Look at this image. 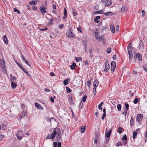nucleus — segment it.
I'll use <instances>...</instances> for the list:
<instances>
[{
  "label": "nucleus",
  "mask_w": 147,
  "mask_h": 147,
  "mask_svg": "<svg viewBox=\"0 0 147 147\" xmlns=\"http://www.w3.org/2000/svg\"><path fill=\"white\" fill-rule=\"evenodd\" d=\"M101 2L105 6H110L112 3L111 0H102Z\"/></svg>",
  "instance_id": "obj_1"
},
{
  "label": "nucleus",
  "mask_w": 147,
  "mask_h": 147,
  "mask_svg": "<svg viewBox=\"0 0 147 147\" xmlns=\"http://www.w3.org/2000/svg\"><path fill=\"white\" fill-rule=\"evenodd\" d=\"M128 52L129 55V61H130L131 59L132 58L133 56L132 54V48L131 46H129L127 47Z\"/></svg>",
  "instance_id": "obj_2"
},
{
  "label": "nucleus",
  "mask_w": 147,
  "mask_h": 147,
  "mask_svg": "<svg viewBox=\"0 0 147 147\" xmlns=\"http://www.w3.org/2000/svg\"><path fill=\"white\" fill-rule=\"evenodd\" d=\"M66 34L67 36L72 38H75L76 36L74 33L72 32L71 29L68 30L66 33Z\"/></svg>",
  "instance_id": "obj_3"
},
{
  "label": "nucleus",
  "mask_w": 147,
  "mask_h": 147,
  "mask_svg": "<svg viewBox=\"0 0 147 147\" xmlns=\"http://www.w3.org/2000/svg\"><path fill=\"white\" fill-rule=\"evenodd\" d=\"M142 118L143 116L142 114H139L137 115L136 118V121L139 124H141V121Z\"/></svg>",
  "instance_id": "obj_4"
},
{
  "label": "nucleus",
  "mask_w": 147,
  "mask_h": 147,
  "mask_svg": "<svg viewBox=\"0 0 147 147\" xmlns=\"http://www.w3.org/2000/svg\"><path fill=\"white\" fill-rule=\"evenodd\" d=\"M98 30L96 29L95 34V37L98 41H100L102 40V38L104 37V36L103 35L101 37H100L98 34Z\"/></svg>",
  "instance_id": "obj_5"
},
{
  "label": "nucleus",
  "mask_w": 147,
  "mask_h": 147,
  "mask_svg": "<svg viewBox=\"0 0 147 147\" xmlns=\"http://www.w3.org/2000/svg\"><path fill=\"white\" fill-rule=\"evenodd\" d=\"M134 57L135 59L138 58L139 61H141L142 60V55L139 53H136L134 55Z\"/></svg>",
  "instance_id": "obj_6"
},
{
  "label": "nucleus",
  "mask_w": 147,
  "mask_h": 147,
  "mask_svg": "<svg viewBox=\"0 0 147 147\" xmlns=\"http://www.w3.org/2000/svg\"><path fill=\"white\" fill-rule=\"evenodd\" d=\"M116 67L115 63L114 61H112L111 64V71H114Z\"/></svg>",
  "instance_id": "obj_7"
},
{
  "label": "nucleus",
  "mask_w": 147,
  "mask_h": 147,
  "mask_svg": "<svg viewBox=\"0 0 147 147\" xmlns=\"http://www.w3.org/2000/svg\"><path fill=\"white\" fill-rule=\"evenodd\" d=\"M26 112V111L24 110L20 114V115L19 117V120H20L21 118L25 116Z\"/></svg>",
  "instance_id": "obj_8"
},
{
  "label": "nucleus",
  "mask_w": 147,
  "mask_h": 147,
  "mask_svg": "<svg viewBox=\"0 0 147 147\" xmlns=\"http://www.w3.org/2000/svg\"><path fill=\"white\" fill-rule=\"evenodd\" d=\"M144 49V43L142 40H140V43L139 46V50H141Z\"/></svg>",
  "instance_id": "obj_9"
},
{
  "label": "nucleus",
  "mask_w": 147,
  "mask_h": 147,
  "mask_svg": "<svg viewBox=\"0 0 147 147\" xmlns=\"http://www.w3.org/2000/svg\"><path fill=\"white\" fill-rule=\"evenodd\" d=\"M105 68L104 69V71H107L110 68V66L109 65L108 61H107L105 65Z\"/></svg>",
  "instance_id": "obj_10"
},
{
  "label": "nucleus",
  "mask_w": 147,
  "mask_h": 147,
  "mask_svg": "<svg viewBox=\"0 0 147 147\" xmlns=\"http://www.w3.org/2000/svg\"><path fill=\"white\" fill-rule=\"evenodd\" d=\"M57 129L56 128H55L53 129V132L51 135V139H53L55 137V136L57 135V132L56 131V130Z\"/></svg>",
  "instance_id": "obj_11"
},
{
  "label": "nucleus",
  "mask_w": 147,
  "mask_h": 147,
  "mask_svg": "<svg viewBox=\"0 0 147 147\" xmlns=\"http://www.w3.org/2000/svg\"><path fill=\"white\" fill-rule=\"evenodd\" d=\"M35 107L38 109H41L43 110V107L41 106L38 103H36L35 104Z\"/></svg>",
  "instance_id": "obj_12"
},
{
  "label": "nucleus",
  "mask_w": 147,
  "mask_h": 147,
  "mask_svg": "<svg viewBox=\"0 0 147 147\" xmlns=\"http://www.w3.org/2000/svg\"><path fill=\"white\" fill-rule=\"evenodd\" d=\"M98 85V80H96L95 81H94L93 83V86H94V88H95V89L96 90V88L97 87Z\"/></svg>",
  "instance_id": "obj_13"
},
{
  "label": "nucleus",
  "mask_w": 147,
  "mask_h": 147,
  "mask_svg": "<svg viewBox=\"0 0 147 147\" xmlns=\"http://www.w3.org/2000/svg\"><path fill=\"white\" fill-rule=\"evenodd\" d=\"M56 136L57 141H59L61 138V133L60 132H58Z\"/></svg>",
  "instance_id": "obj_14"
},
{
  "label": "nucleus",
  "mask_w": 147,
  "mask_h": 147,
  "mask_svg": "<svg viewBox=\"0 0 147 147\" xmlns=\"http://www.w3.org/2000/svg\"><path fill=\"white\" fill-rule=\"evenodd\" d=\"M113 14H115L114 13H113L111 12H108L104 13V14L106 16H111Z\"/></svg>",
  "instance_id": "obj_15"
},
{
  "label": "nucleus",
  "mask_w": 147,
  "mask_h": 147,
  "mask_svg": "<svg viewBox=\"0 0 147 147\" xmlns=\"http://www.w3.org/2000/svg\"><path fill=\"white\" fill-rule=\"evenodd\" d=\"M110 29L112 33H114L115 32V29L113 24L111 25L110 26Z\"/></svg>",
  "instance_id": "obj_16"
},
{
  "label": "nucleus",
  "mask_w": 147,
  "mask_h": 147,
  "mask_svg": "<svg viewBox=\"0 0 147 147\" xmlns=\"http://www.w3.org/2000/svg\"><path fill=\"white\" fill-rule=\"evenodd\" d=\"M3 40L5 43V44H7L8 43V41L7 39V38L6 35H5L4 36H3Z\"/></svg>",
  "instance_id": "obj_17"
},
{
  "label": "nucleus",
  "mask_w": 147,
  "mask_h": 147,
  "mask_svg": "<svg viewBox=\"0 0 147 147\" xmlns=\"http://www.w3.org/2000/svg\"><path fill=\"white\" fill-rule=\"evenodd\" d=\"M40 9L41 12L42 14H43L44 13H45L48 12L45 9H43L42 8V6H40Z\"/></svg>",
  "instance_id": "obj_18"
},
{
  "label": "nucleus",
  "mask_w": 147,
  "mask_h": 147,
  "mask_svg": "<svg viewBox=\"0 0 147 147\" xmlns=\"http://www.w3.org/2000/svg\"><path fill=\"white\" fill-rule=\"evenodd\" d=\"M112 130L111 129H110V130L109 131L108 133L107 134H106L105 135V136L107 138H109L110 136V134L112 132Z\"/></svg>",
  "instance_id": "obj_19"
},
{
  "label": "nucleus",
  "mask_w": 147,
  "mask_h": 147,
  "mask_svg": "<svg viewBox=\"0 0 147 147\" xmlns=\"http://www.w3.org/2000/svg\"><path fill=\"white\" fill-rule=\"evenodd\" d=\"M17 86V84L15 82H12L11 83V86L12 88H16Z\"/></svg>",
  "instance_id": "obj_20"
},
{
  "label": "nucleus",
  "mask_w": 147,
  "mask_h": 147,
  "mask_svg": "<svg viewBox=\"0 0 147 147\" xmlns=\"http://www.w3.org/2000/svg\"><path fill=\"white\" fill-rule=\"evenodd\" d=\"M93 50L94 49L92 47H91L89 50L90 55L91 57L93 56V54L92 53L93 52Z\"/></svg>",
  "instance_id": "obj_21"
},
{
  "label": "nucleus",
  "mask_w": 147,
  "mask_h": 147,
  "mask_svg": "<svg viewBox=\"0 0 147 147\" xmlns=\"http://www.w3.org/2000/svg\"><path fill=\"white\" fill-rule=\"evenodd\" d=\"M67 10L65 8H64V16L63 17V18L64 19H65L66 18L67 16Z\"/></svg>",
  "instance_id": "obj_22"
},
{
  "label": "nucleus",
  "mask_w": 147,
  "mask_h": 147,
  "mask_svg": "<svg viewBox=\"0 0 147 147\" xmlns=\"http://www.w3.org/2000/svg\"><path fill=\"white\" fill-rule=\"evenodd\" d=\"M85 129L86 126H84V127H82L80 129V131L82 133H83L85 131Z\"/></svg>",
  "instance_id": "obj_23"
},
{
  "label": "nucleus",
  "mask_w": 147,
  "mask_h": 147,
  "mask_svg": "<svg viewBox=\"0 0 147 147\" xmlns=\"http://www.w3.org/2000/svg\"><path fill=\"white\" fill-rule=\"evenodd\" d=\"M127 8L125 7V6H123L121 9V12H124L125 11H127Z\"/></svg>",
  "instance_id": "obj_24"
},
{
  "label": "nucleus",
  "mask_w": 147,
  "mask_h": 147,
  "mask_svg": "<svg viewBox=\"0 0 147 147\" xmlns=\"http://www.w3.org/2000/svg\"><path fill=\"white\" fill-rule=\"evenodd\" d=\"M69 78H67L63 82V84L64 85H66L68 84V82L69 80Z\"/></svg>",
  "instance_id": "obj_25"
},
{
  "label": "nucleus",
  "mask_w": 147,
  "mask_h": 147,
  "mask_svg": "<svg viewBox=\"0 0 147 147\" xmlns=\"http://www.w3.org/2000/svg\"><path fill=\"white\" fill-rule=\"evenodd\" d=\"M137 132L135 131L134 130L133 134V139L134 140L136 138L137 136Z\"/></svg>",
  "instance_id": "obj_26"
},
{
  "label": "nucleus",
  "mask_w": 147,
  "mask_h": 147,
  "mask_svg": "<svg viewBox=\"0 0 147 147\" xmlns=\"http://www.w3.org/2000/svg\"><path fill=\"white\" fill-rule=\"evenodd\" d=\"M76 65L75 63H73L72 65H70V68L72 69H74L75 68Z\"/></svg>",
  "instance_id": "obj_27"
},
{
  "label": "nucleus",
  "mask_w": 147,
  "mask_h": 147,
  "mask_svg": "<svg viewBox=\"0 0 147 147\" xmlns=\"http://www.w3.org/2000/svg\"><path fill=\"white\" fill-rule=\"evenodd\" d=\"M117 107L118 110L119 111H120L121 109V105L120 104H118L117 105Z\"/></svg>",
  "instance_id": "obj_28"
},
{
  "label": "nucleus",
  "mask_w": 147,
  "mask_h": 147,
  "mask_svg": "<svg viewBox=\"0 0 147 147\" xmlns=\"http://www.w3.org/2000/svg\"><path fill=\"white\" fill-rule=\"evenodd\" d=\"M75 59L77 62L81 61L82 60V59L81 57L78 58L77 57H76L75 58Z\"/></svg>",
  "instance_id": "obj_29"
},
{
  "label": "nucleus",
  "mask_w": 147,
  "mask_h": 147,
  "mask_svg": "<svg viewBox=\"0 0 147 147\" xmlns=\"http://www.w3.org/2000/svg\"><path fill=\"white\" fill-rule=\"evenodd\" d=\"M125 107L126 108V110L128 111L129 109V105L126 102H125Z\"/></svg>",
  "instance_id": "obj_30"
},
{
  "label": "nucleus",
  "mask_w": 147,
  "mask_h": 147,
  "mask_svg": "<svg viewBox=\"0 0 147 147\" xmlns=\"http://www.w3.org/2000/svg\"><path fill=\"white\" fill-rule=\"evenodd\" d=\"M138 99L139 100L138 101H139L140 100L139 98H135V99H134V103L135 104H137L138 102Z\"/></svg>",
  "instance_id": "obj_31"
},
{
  "label": "nucleus",
  "mask_w": 147,
  "mask_h": 147,
  "mask_svg": "<svg viewBox=\"0 0 147 147\" xmlns=\"http://www.w3.org/2000/svg\"><path fill=\"white\" fill-rule=\"evenodd\" d=\"M103 102H102L100 103L98 105V107L99 109L101 110H102V107H101V106H102L103 105Z\"/></svg>",
  "instance_id": "obj_32"
},
{
  "label": "nucleus",
  "mask_w": 147,
  "mask_h": 147,
  "mask_svg": "<svg viewBox=\"0 0 147 147\" xmlns=\"http://www.w3.org/2000/svg\"><path fill=\"white\" fill-rule=\"evenodd\" d=\"M134 123V121L132 117H131L130 121V124L131 125H133Z\"/></svg>",
  "instance_id": "obj_33"
},
{
  "label": "nucleus",
  "mask_w": 147,
  "mask_h": 147,
  "mask_svg": "<svg viewBox=\"0 0 147 147\" xmlns=\"http://www.w3.org/2000/svg\"><path fill=\"white\" fill-rule=\"evenodd\" d=\"M19 66L20 67L23 71H25L26 69H25L23 66L21 64L19 65Z\"/></svg>",
  "instance_id": "obj_34"
},
{
  "label": "nucleus",
  "mask_w": 147,
  "mask_h": 147,
  "mask_svg": "<svg viewBox=\"0 0 147 147\" xmlns=\"http://www.w3.org/2000/svg\"><path fill=\"white\" fill-rule=\"evenodd\" d=\"M16 136L17 137V138L19 140H21L22 139V136H19V134H16Z\"/></svg>",
  "instance_id": "obj_35"
},
{
  "label": "nucleus",
  "mask_w": 147,
  "mask_h": 147,
  "mask_svg": "<svg viewBox=\"0 0 147 147\" xmlns=\"http://www.w3.org/2000/svg\"><path fill=\"white\" fill-rule=\"evenodd\" d=\"M91 84V82L90 80L86 82L87 86L88 87H89Z\"/></svg>",
  "instance_id": "obj_36"
},
{
  "label": "nucleus",
  "mask_w": 147,
  "mask_h": 147,
  "mask_svg": "<svg viewBox=\"0 0 147 147\" xmlns=\"http://www.w3.org/2000/svg\"><path fill=\"white\" fill-rule=\"evenodd\" d=\"M95 14H96V13H99V14H102L103 13V12L102 11V10H100L98 11H96L95 12Z\"/></svg>",
  "instance_id": "obj_37"
},
{
  "label": "nucleus",
  "mask_w": 147,
  "mask_h": 147,
  "mask_svg": "<svg viewBox=\"0 0 147 147\" xmlns=\"http://www.w3.org/2000/svg\"><path fill=\"white\" fill-rule=\"evenodd\" d=\"M66 90L67 93H69L70 92L71 90V89L69 87H67L66 88Z\"/></svg>",
  "instance_id": "obj_38"
},
{
  "label": "nucleus",
  "mask_w": 147,
  "mask_h": 147,
  "mask_svg": "<svg viewBox=\"0 0 147 147\" xmlns=\"http://www.w3.org/2000/svg\"><path fill=\"white\" fill-rule=\"evenodd\" d=\"M86 98H87V96H86V95H85L84 96L83 98H82V101L84 102H85L86 101Z\"/></svg>",
  "instance_id": "obj_39"
},
{
  "label": "nucleus",
  "mask_w": 147,
  "mask_h": 147,
  "mask_svg": "<svg viewBox=\"0 0 147 147\" xmlns=\"http://www.w3.org/2000/svg\"><path fill=\"white\" fill-rule=\"evenodd\" d=\"M77 30L79 32H80L82 33V30L81 27L80 26H79L78 28H77Z\"/></svg>",
  "instance_id": "obj_40"
},
{
  "label": "nucleus",
  "mask_w": 147,
  "mask_h": 147,
  "mask_svg": "<svg viewBox=\"0 0 147 147\" xmlns=\"http://www.w3.org/2000/svg\"><path fill=\"white\" fill-rule=\"evenodd\" d=\"M29 4L30 5H36V2L35 1H33L32 2H29Z\"/></svg>",
  "instance_id": "obj_41"
},
{
  "label": "nucleus",
  "mask_w": 147,
  "mask_h": 147,
  "mask_svg": "<svg viewBox=\"0 0 147 147\" xmlns=\"http://www.w3.org/2000/svg\"><path fill=\"white\" fill-rule=\"evenodd\" d=\"M122 139L123 140L126 141L127 140V136L126 135H125L122 138Z\"/></svg>",
  "instance_id": "obj_42"
},
{
  "label": "nucleus",
  "mask_w": 147,
  "mask_h": 147,
  "mask_svg": "<svg viewBox=\"0 0 147 147\" xmlns=\"http://www.w3.org/2000/svg\"><path fill=\"white\" fill-rule=\"evenodd\" d=\"M51 134H49L47 135V137H46V139H51Z\"/></svg>",
  "instance_id": "obj_43"
},
{
  "label": "nucleus",
  "mask_w": 147,
  "mask_h": 147,
  "mask_svg": "<svg viewBox=\"0 0 147 147\" xmlns=\"http://www.w3.org/2000/svg\"><path fill=\"white\" fill-rule=\"evenodd\" d=\"M121 129L122 127H119L118 128V132L120 134H121L122 132Z\"/></svg>",
  "instance_id": "obj_44"
},
{
  "label": "nucleus",
  "mask_w": 147,
  "mask_h": 147,
  "mask_svg": "<svg viewBox=\"0 0 147 147\" xmlns=\"http://www.w3.org/2000/svg\"><path fill=\"white\" fill-rule=\"evenodd\" d=\"M6 126L5 125V124L3 125L2 128L3 130H5L6 129Z\"/></svg>",
  "instance_id": "obj_45"
},
{
  "label": "nucleus",
  "mask_w": 147,
  "mask_h": 147,
  "mask_svg": "<svg viewBox=\"0 0 147 147\" xmlns=\"http://www.w3.org/2000/svg\"><path fill=\"white\" fill-rule=\"evenodd\" d=\"M14 11L15 12H17L18 14H19L20 13V11L17 9H14Z\"/></svg>",
  "instance_id": "obj_46"
},
{
  "label": "nucleus",
  "mask_w": 147,
  "mask_h": 147,
  "mask_svg": "<svg viewBox=\"0 0 147 147\" xmlns=\"http://www.w3.org/2000/svg\"><path fill=\"white\" fill-rule=\"evenodd\" d=\"M127 111L126 110H125L122 113V114L123 115H125V116H126L127 113Z\"/></svg>",
  "instance_id": "obj_47"
},
{
  "label": "nucleus",
  "mask_w": 147,
  "mask_h": 147,
  "mask_svg": "<svg viewBox=\"0 0 147 147\" xmlns=\"http://www.w3.org/2000/svg\"><path fill=\"white\" fill-rule=\"evenodd\" d=\"M109 138H107L105 140V142L107 144L108 143H109Z\"/></svg>",
  "instance_id": "obj_48"
},
{
  "label": "nucleus",
  "mask_w": 147,
  "mask_h": 147,
  "mask_svg": "<svg viewBox=\"0 0 147 147\" xmlns=\"http://www.w3.org/2000/svg\"><path fill=\"white\" fill-rule=\"evenodd\" d=\"M73 15L74 16H76L77 15V13L75 11L74 9H73Z\"/></svg>",
  "instance_id": "obj_49"
},
{
  "label": "nucleus",
  "mask_w": 147,
  "mask_h": 147,
  "mask_svg": "<svg viewBox=\"0 0 147 147\" xmlns=\"http://www.w3.org/2000/svg\"><path fill=\"white\" fill-rule=\"evenodd\" d=\"M53 147H57L58 144L56 142H54L53 143Z\"/></svg>",
  "instance_id": "obj_50"
},
{
  "label": "nucleus",
  "mask_w": 147,
  "mask_h": 147,
  "mask_svg": "<svg viewBox=\"0 0 147 147\" xmlns=\"http://www.w3.org/2000/svg\"><path fill=\"white\" fill-rule=\"evenodd\" d=\"M63 26H64V25L63 24H61L59 25V28L60 29H62L63 28Z\"/></svg>",
  "instance_id": "obj_51"
},
{
  "label": "nucleus",
  "mask_w": 147,
  "mask_h": 147,
  "mask_svg": "<svg viewBox=\"0 0 147 147\" xmlns=\"http://www.w3.org/2000/svg\"><path fill=\"white\" fill-rule=\"evenodd\" d=\"M107 52L109 54L111 52V48H108L107 49Z\"/></svg>",
  "instance_id": "obj_52"
},
{
  "label": "nucleus",
  "mask_w": 147,
  "mask_h": 147,
  "mask_svg": "<svg viewBox=\"0 0 147 147\" xmlns=\"http://www.w3.org/2000/svg\"><path fill=\"white\" fill-rule=\"evenodd\" d=\"M21 57L23 61H24L25 62L27 61L26 59L23 56H22Z\"/></svg>",
  "instance_id": "obj_53"
},
{
  "label": "nucleus",
  "mask_w": 147,
  "mask_h": 147,
  "mask_svg": "<svg viewBox=\"0 0 147 147\" xmlns=\"http://www.w3.org/2000/svg\"><path fill=\"white\" fill-rule=\"evenodd\" d=\"M121 145V142H118L116 144V146H120Z\"/></svg>",
  "instance_id": "obj_54"
},
{
  "label": "nucleus",
  "mask_w": 147,
  "mask_h": 147,
  "mask_svg": "<svg viewBox=\"0 0 147 147\" xmlns=\"http://www.w3.org/2000/svg\"><path fill=\"white\" fill-rule=\"evenodd\" d=\"M27 69H26L24 71L28 76L30 75L29 73L27 71Z\"/></svg>",
  "instance_id": "obj_55"
},
{
  "label": "nucleus",
  "mask_w": 147,
  "mask_h": 147,
  "mask_svg": "<svg viewBox=\"0 0 147 147\" xmlns=\"http://www.w3.org/2000/svg\"><path fill=\"white\" fill-rule=\"evenodd\" d=\"M53 21V20L52 18H51L50 20V21L49 22V24H52Z\"/></svg>",
  "instance_id": "obj_56"
},
{
  "label": "nucleus",
  "mask_w": 147,
  "mask_h": 147,
  "mask_svg": "<svg viewBox=\"0 0 147 147\" xmlns=\"http://www.w3.org/2000/svg\"><path fill=\"white\" fill-rule=\"evenodd\" d=\"M4 63H5V61L4 60H0V64H4Z\"/></svg>",
  "instance_id": "obj_57"
},
{
  "label": "nucleus",
  "mask_w": 147,
  "mask_h": 147,
  "mask_svg": "<svg viewBox=\"0 0 147 147\" xmlns=\"http://www.w3.org/2000/svg\"><path fill=\"white\" fill-rule=\"evenodd\" d=\"M143 68L144 69V71L146 72H147V68H146V67L145 66H143Z\"/></svg>",
  "instance_id": "obj_58"
},
{
  "label": "nucleus",
  "mask_w": 147,
  "mask_h": 147,
  "mask_svg": "<svg viewBox=\"0 0 147 147\" xmlns=\"http://www.w3.org/2000/svg\"><path fill=\"white\" fill-rule=\"evenodd\" d=\"M94 21L96 23H98L99 22L98 20L97 19H96L95 18L94 19Z\"/></svg>",
  "instance_id": "obj_59"
},
{
  "label": "nucleus",
  "mask_w": 147,
  "mask_h": 147,
  "mask_svg": "<svg viewBox=\"0 0 147 147\" xmlns=\"http://www.w3.org/2000/svg\"><path fill=\"white\" fill-rule=\"evenodd\" d=\"M142 16L144 17L145 15V11H144L143 10L142 11Z\"/></svg>",
  "instance_id": "obj_60"
},
{
  "label": "nucleus",
  "mask_w": 147,
  "mask_h": 147,
  "mask_svg": "<svg viewBox=\"0 0 147 147\" xmlns=\"http://www.w3.org/2000/svg\"><path fill=\"white\" fill-rule=\"evenodd\" d=\"M4 64H0V65L3 69H5V66L4 65Z\"/></svg>",
  "instance_id": "obj_61"
},
{
  "label": "nucleus",
  "mask_w": 147,
  "mask_h": 147,
  "mask_svg": "<svg viewBox=\"0 0 147 147\" xmlns=\"http://www.w3.org/2000/svg\"><path fill=\"white\" fill-rule=\"evenodd\" d=\"M106 28L104 27V28H102L101 30V32H102L104 30L106 31Z\"/></svg>",
  "instance_id": "obj_62"
},
{
  "label": "nucleus",
  "mask_w": 147,
  "mask_h": 147,
  "mask_svg": "<svg viewBox=\"0 0 147 147\" xmlns=\"http://www.w3.org/2000/svg\"><path fill=\"white\" fill-rule=\"evenodd\" d=\"M32 9L34 10H36L37 9L36 8V7L34 6H32Z\"/></svg>",
  "instance_id": "obj_63"
},
{
  "label": "nucleus",
  "mask_w": 147,
  "mask_h": 147,
  "mask_svg": "<svg viewBox=\"0 0 147 147\" xmlns=\"http://www.w3.org/2000/svg\"><path fill=\"white\" fill-rule=\"evenodd\" d=\"M4 138V136L2 134L0 135V140Z\"/></svg>",
  "instance_id": "obj_64"
}]
</instances>
